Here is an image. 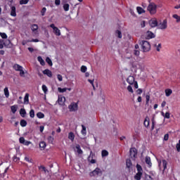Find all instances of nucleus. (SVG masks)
<instances>
[{"label":"nucleus","mask_w":180,"mask_h":180,"mask_svg":"<svg viewBox=\"0 0 180 180\" xmlns=\"http://www.w3.org/2000/svg\"><path fill=\"white\" fill-rule=\"evenodd\" d=\"M39 148L41 150H44V148H46V142L44 141H41L39 143Z\"/></svg>","instance_id":"28"},{"label":"nucleus","mask_w":180,"mask_h":180,"mask_svg":"<svg viewBox=\"0 0 180 180\" xmlns=\"http://www.w3.org/2000/svg\"><path fill=\"white\" fill-rule=\"evenodd\" d=\"M39 169H41L44 174H47L49 172V170L44 167V166L39 167Z\"/></svg>","instance_id":"40"},{"label":"nucleus","mask_w":180,"mask_h":180,"mask_svg":"<svg viewBox=\"0 0 180 180\" xmlns=\"http://www.w3.org/2000/svg\"><path fill=\"white\" fill-rule=\"evenodd\" d=\"M46 11H47V8H46V7H44L41 11L42 16H44V14L46 13Z\"/></svg>","instance_id":"55"},{"label":"nucleus","mask_w":180,"mask_h":180,"mask_svg":"<svg viewBox=\"0 0 180 180\" xmlns=\"http://www.w3.org/2000/svg\"><path fill=\"white\" fill-rule=\"evenodd\" d=\"M75 151H77V154L84 153V151H82V149H81V146L78 144L75 146Z\"/></svg>","instance_id":"19"},{"label":"nucleus","mask_w":180,"mask_h":180,"mask_svg":"<svg viewBox=\"0 0 180 180\" xmlns=\"http://www.w3.org/2000/svg\"><path fill=\"white\" fill-rule=\"evenodd\" d=\"M20 77H25V71L23 70V68L20 70Z\"/></svg>","instance_id":"53"},{"label":"nucleus","mask_w":180,"mask_h":180,"mask_svg":"<svg viewBox=\"0 0 180 180\" xmlns=\"http://www.w3.org/2000/svg\"><path fill=\"white\" fill-rule=\"evenodd\" d=\"M30 117H34V110H31L30 112Z\"/></svg>","instance_id":"52"},{"label":"nucleus","mask_w":180,"mask_h":180,"mask_svg":"<svg viewBox=\"0 0 180 180\" xmlns=\"http://www.w3.org/2000/svg\"><path fill=\"white\" fill-rule=\"evenodd\" d=\"M96 175H102V170L98 167L90 172V176H96Z\"/></svg>","instance_id":"6"},{"label":"nucleus","mask_w":180,"mask_h":180,"mask_svg":"<svg viewBox=\"0 0 180 180\" xmlns=\"http://www.w3.org/2000/svg\"><path fill=\"white\" fill-rule=\"evenodd\" d=\"M69 109L70 112H75L78 110V104L77 103H72L69 105Z\"/></svg>","instance_id":"7"},{"label":"nucleus","mask_w":180,"mask_h":180,"mask_svg":"<svg viewBox=\"0 0 180 180\" xmlns=\"http://www.w3.org/2000/svg\"><path fill=\"white\" fill-rule=\"evenodd\" d=\"M11 109L12 113L15 114V113H16V112L18 110V105H12L11 107Z\"/></svg>","instance_id":"25"},{"label":"nucleus","mask_w":180,"mask_h":180,"mask_svg":"<svg viewBox=\"0 0 180 180\" xmlns=\"http://www.w3.org/2000/svg\"><path fill=\"white\" fill-rule=\"evenodd\" d=\"M143 124L145 127H148V126H150V120L148 119V117H146L145 119Z\"/></svg>","instance_id":"26"},{"label":"nucleus","mask_w":180,"mask_h":180,"mask_svg":"<svg viewBox=\"0 0 180 180\" xmlns=\"http://www.w3.org/2000/svg\"><path fill=\"white\" fill-rule=\"evenodd\" d=\"M127 91L129 92H131V94H133L134 91H133V87H131V86H127Z\"/></svg>","instance_id":"50"},{"label":"nucleus","mask_w":180,"mask_h":180,"mask_svg":"<svg viewBox=\"0 0 180 180\" xmlns=\"http://www.w3.org/2000/svg\"><path fill=\"white\" fill-rule=\"evenodd\" d=\"M168 27V24L167 20H164L161 21L159 24H158V29H160V30H165Z\"/></svg>","instance_id":"4"},{"label":"nucleus","mask_w":180,"mask_h":180,"mask_svg":"<svg viewBox=\"0 0 180 180\" xmlns=\"http://www.w3.org/2000/svg\"><path fill=\"white\" fill-rule=\"evenodd\" d=\"M176 150H177L178 152L180 151V140L179 141V143H177V144L176 145Z\"/></svg>","instance_id":"58"},{"label":"nucleus","mask_w":180,"mask_h":180,"mask_svg":"<svg viewBox=\"0 0 180 180\" xmlns=\"http://www.w3.org/2000/svg\"><path fill=\"white\" fill-rule=\"evenodd\" d=\"M43 74L44 75H47V77H49V78H51L53 77V73L49 69L44 70Z\"/></svg>","instance_id":"15"},{"label":"nucleus","mask_w":180,"mask_h":180,"mask_svg":"<svg viewBox=\"0 0 180 180\" xmlns=\"http://www.w3.org/2000/svg\"><path fill=\"white\" fill-rule=\"evenodd\" d=\"M31 143L32 142L30 141H25V142L23 143L24 146H29Z\"/></svg>","instance_id":"61"},{"label":"nucleus","mask_w":180,"mask_h":180,"mask_svg":"<svg viewBox=\"0 0 180 180\" xmlns=\"http://www.w3.org/2000/svg\"><path fill=\"white\" fill-rule=\"evenodd\" d=\"M94 157H95V154L91 151L87 159L89 162H91V164H96V160L94 159Z\"/></svg>","instance_id":"8"},{"label":"nucleus","mask_w":180,"mask_h":180,"mask_svg":"<svg viewBox=\"0 0 180 180\" xmlns=\"http://www.w3.org/2000/svg\"><path fill=\"white\" fill-rule=\"evenodd\" d=\"M127 82H128V84H129V85H133L134 83L135 82L134 77L129 76L128 78L127 79Z\"/></svg>","instance_id":"13"},{"label":"nucleus","mask_w":180,"mask_h":180,"mask_svg":"<svg viewBox=\"0 0 180 180\" xmlns=\"http://www.w3.org/2000/svg\"><path fill=\"white\" fill-rule=\"evenodd\" d=\"M20 124L22 127H26V126H27V122H26V120H22L20 121Z\"/></svg>","instance_id":"34"},{"label":"nucleus","mask_w":180,"mask_h":180,"mask_svg":"<svg viewBox=\"0 0 180 180\" xmlns=\"http://www.w3.org/2000/svg\"><path fill=\"white\" fill-rule=\"evenodd\" d=\"M82 131L81 133L83 136H86V127L84 125H82Z\"/></svg>","instance_id":"24"},{"label":"nucleus","mask_w":180,"mask_h":180,"mask_svg":"<svg viewBox=\"0 0 180 180\" xmlns=\"http://www.w3.org/2000/svg\"><path fill=\"white\" fill-rule=\"evenodd\" d=\"M101 155L102 157H108V155H109V152H108L106 150H103L101 152Z\"/></svg>","instance_id":"36"},{"label":"nucleus","mask_w":180,"mask_h":180,"mask_svg":"<svg viewBox=\"0 0 180 180\" xmlns=\"http://www.w3.org/2000/svg\"><path fill=\"white\" fill-rule=\"evenodd\" d=\"M29 3V0H20V5H26Z\"/></svg>","instance_id":"45"},{"label":"nucleus","mask_w":180,"mask_h":180,"mask_svg":"<svg viewBox=\"0 0 180 180\" xmlns=\"http://www.w3.org/2000/svg\"><path fill=\"white\" fill-rule=\"evenodd\" d=\"M28 43H39V39H33L32 40H28Z\"/></svg>","instance_id":"49"},{"label":"nucleus","mask_w":180,"mask_h":180,"mask_svg":"<svg viewBox=\"0 0 180 180\" xmlns=\"http://www.w3.org/2000/svg\"><path fill=\"white\" fill-rule=\"evenodd\" d=\"M4 92L6 98H9V89L8 87L4 88Z\"/></svg>","instance_id":"27"},{"label":"nucleus","mask_w":180,"mask_h":180,"mask_svg":"<svg viewBox=\"0 0 180 180\" xmlns=\"http://www.w3.org/2000/svg\"><path fill=\"white\" fill-rule=\"evenodd\" d=\"M86 70H88V68L85 65H82L80 68L81 72H86Z\"/></svg>","instance_id":"42"},{"label":"nucleus","mask_w":180,"mask_h":180,"mask_svg":"<svg viewBox=\"0 0 180 180\" xmlns=\"http://www.w3.org/2000/svg\"><path fill=\"white\" fill-rule=\"evenodd\" d=\"M154 126H155V121L154 120V118H153V120H152V127H151L152 130L154 129Z\"/></svg>","instance_id":"63"},{"label":"nucleus","mask_w":180,"mask_h":180,"mask_svg":"<svg viewBox=\"0 0 180 180\" xmlns=\"http://www.w3.org/2000/svg\"><path fill=\"white\" fill-rule=\"evenodd\" d=\"M68 139L72 141H74V139H75V135H74V133L70 132L68 135Z\"/></svg>","instance_id":"31"},{"label":"nucleus","mask_w":180,"mask_h":180,"mask_svg":"<svg viewBox=\"0 0 180 180\" xmlns=\"http://www.w3.org/2000/svg\"><path fill=\"white\" fill-rule=\"evenodd\" d=\"M37 60L40 63L41 65H46V62H44V60H43L41 56H38Z\"/></svg>","instance_id":"23"},{"label":"nucleus","mask_w":180,"mask_h":180,"mask_svg":"<svg viewBox=\"0 0 180 180\" xmlns=\"http://www.w3.org/2000/svg\"><path fill=\"white\" fill-rule=\"evenodd\" d=\"M168 139H169V135L168 134H166L165 136H164V140L165 141H168Z\"/></svg>","instance_id":"57"},{"label":"nucleus","mask_w":180,"mask_h":180,"mask_svg":"<svg viewBox=\"0 0 180 180\" xmlns=\"http://www.w3.org/2000/svg\"><path fill=\"white\" fill-rule=\"evenodd\" d=\"M155 37V35L154 33L151 32V31H148L146 32V38L147 39H154Z\"/></svg>","instance_id":"18"},{"label":"nucleus","mask_w":180,"mask_h":180,"mask_svg":"<svg viewBox=\"0 0 180 180\" xmlns=\"http://www.w3.org/2000/svg\"><path fill=\"white\" fill-rule=\"evenodd\" d=\"M13 68L15 69V71H20L21 69H23V67H22L19 64H15L13 66Z\"/></svg>","instance_id":"21"},{"label":"nucleus","mask_w":180,"mask_h":180,"mask_svg":"<svg viewBox=\"0 0 180 180\" xmlns=\"http://www.w3.org/2000/svg\"><path fill=\"white\" fill-rule=\"evenodd\" d=\"M8 169H9V167L6 168L3 174H0L1 178H5V174L8 172Z\"/></svg>","instance_id":"44"},{"label":"nucleus","mask_w":180,"mask_h":180,"mask_svg":"<svg viewBox=\"0 0 180 180\" xmlns=\"http://www.w3.org/2000/svg\"><path fill=\"white\" fill-rule=\"evenodd\" d=\"M88 82H89L91 84V85H92L93 89L94 91H95L96 88H95V85L94 84V79H88Z\"/></svg>","instance_id":"48"},{"label":"nucleus","mask_w":180,"mask_h":180,"mask_svg":"<svg viewBox=\"0 0 180 180\" xmlns=\"http://www.w3.org/2000/svg\"><path fill=\"white\" fill-rule=\"evenodd\" d=\"M24 103L27 105L29 103V94H26L24 98Z\"/></svg>","instance_id":"33"},{"label":"nucleus","mask_w":180,"mask_h":180,"mask_svg":"<svg viewBox=\"0 0 180 180\" xmlns=\"http://www.w3.org/2000/svg\"><path fill=\"white\" fill-rule=\"evenodd\" d=\"M136 11L139 15H141V13H146V11H144V9L140 6L136 8Z\"/></svg>","instance_id":"22"},{"label":"nucleus","mask_w":180,"mask_h":180,"mask_svg":"<svg viewBox=\"0 0 180 180\" xmlns=\"http://www.w3.org/2000/svg\"><path fill=\"white\" fill-rule=\"evenodd\" d=\"M154 46H155L157 51H160L161 50V44H158V45L155 44Z\"/></svg>","instance_id":"47"},{"label":"nucleus","mask_w":180,"mask_h":180,"mask_svg":"<svg viewBox=\"0 0 180 180\" xmlns=\"http://www.w3.org/2000/svg\"><path fill=\"white\" fill-rule=\"evenodd\" d=\"M145 162L148 167H152L153 163L151 162V158L148 156H146L145 158Z\"/></svg>","instance_id":"16"},{"label":"nucleus","mask_w":180,"mask_h":180,"mask_svg":"<svg viewBox=\"0 0 180 180\" xmlns=\"http://www.w3.org/2000/svg\"><path fill=\"white\" fill-rule=\"evenodd\" d=\"M116 34L119 39H122V32H120V30H117Z\"/></svg>","instance_id":"46"},{"label":"nucleus","mask_w":180,"mask_h":180,"mask_svg":"<svg viewBox=\"0 0 180 180\" xmlns=\"http://www.w3.org/2000/svg\"><path fill=\"white\" fill-rule=\"evenodd\" d=\"M58 102L59 105H63L65 102V97L59 96Z\"/></svg>","instance_id":"17"},{"label":"nucleus","mask_w":180,"mask_h":180,"mask_svg":"<svg viewBox=\"0 0 180 180\" xmlns=\"http://www.w3.org/2000/svg\"><path fill=\"white\" fill-rule=\"evenodd\" d=\"M149 25L152 27H157V26H158V22L157 21L156 19L150 20L149 21Z\"/></svg>","instance_id":"11"},{"label":"nucleus","mask_w":180,"mask_h":180,"mask_svg":"<svg viewBox=\"0 0 180 180\" xmlns=\"http://www.w3.org/2000/svg\"><path fill=\"white\" fill-rule=\"evenodd\" d=\"M137 173L134 176V179L140 180L141 179V176L143 175V168L140 165H136Z\"/></svg>","instance_id":"3"},{"label":"nucleus","mask_w":180,"mask_h":180,"mask_svg":"<svg viewBox=\"0 0 180 180\" xmlns=\"http://www.w3.org/2000/svg\"><path fill=\"white\" fill-rule=\"evenodd\" d=\"M63 9L65 12H68L70 11V4H63Z\"/></svg>","instance_id":"29"},{"label":"nucleus","mask_w":180,"mask_h":180,"mask_svg":"<svg viewBox=\"0 0 180 180\" xmlns=\"http://www.w3.org/2000/svg\"><path fill=\"white\" fill-rule=\"evenodd\" d=\"M172 94V90L167 89L165 90V95L166 96H170V95Z\"/></svg>","instance_id":"37"},{"label":"nucleus","mask_w":180,"mask_h":180,"mask_svg":"<svg viewBox=\"0 0 180 180\" xmlns=\"http://www.w3.org/2000/svg\"><path fill=\"white\" fill-rule=\"evenodd\" d=\"M58 92H60V94H63V93L67 91V88H63V89H62L61 87H58Z\"/></svg>","instance_id":"41"},{"label":"nucleus","mask_w":180,"mask_h":180,"mask_svg":"<svg viewBox=\"0 0 180 180\" xmlns=\"http://www.w3.org/2000/svg\"><path fill=\"white\" fill-rule=\"evenodd\" d=\"M126 165L127 168H131V165H132L131 160H130L129 159H127L126 160Z\"/></svg>","instance_id":"32"},{"label":"nucleus","mask_w":180,"mask_h":180,"mask_svg":"<svg viewBox=\"0 0 180 180\" xmlns=\"http://www.w3.org/2000/svg\"><path fill=\"white\" fill-rule=\"evenodd\" d=\"M20 115L22 116V117H25V116H26V110H25V108L20 109Z\"/></svg>","instance_id":"30"},{"label":"nucleus","mask_w":180,"mask_h":180,"mask_svg":"<svg viewBox=\"0 0 180 180\" xmlns=\"http://www.w3.org/2000/svg\"><path fill=\"white\" fill-rule=\"evenodd\" d=\"M165 119H169V117H170V114H169V112H166L165 114Z\"/></svg>","instance_id":"62"},{"label":"nucleus","mask_w":180,"mask_h":180,"mask_svg":"<svg viewBox=\"0 0 180 180\" xmlns=\"http://www.w3.org/2000/svg\"><path fill=\"white\" fill-rule=\"evenodd\" d=\"M148 11L150 15H155L157 13V6L154 3H150L147 8Z\"/></svg>","instance_id":"2"},{"label":"nucleus","mask_w":180,"mask_h":180,"mask_svg":"<svg viewBox=\"0 0 180 180\" xmlns=\"http://www.w3.org/2000/svg\"><path fill=\"white\" fill-rule=\"evenodd\" d=\"M31 30L34 33V34H39V31H37L39 30V25L33 24L31 26Z\"/></svg>","instance_id":"10"},{"label":"nucleus","mask_w":180,"mask_h":180,"mask_svg":"<svg viewBox=\"0 0 180 180\" xmlns=\"http://www.w3.org/2000/svg\"><path fill=\"white\" fill-rule=\"evenodd\" d=\"M129 153L131 158H132V160H134V158L137 157V149H136L135 148H131Z\"/></svg>","instance_id":"9"},{"label":"nucleus","mask_w":180,"mask_h":180,"mask_svg":"<svg viewBox=\"0 0 180 180\" xmlns=\"http://www.w3.org/2000/svg\"><path fill=\"white\" fill-rule=\"evenodd\" d=\"M162 163L163 169H164V171H165V169L167 168V165L168 162H167V160H162Z\"/></svg>","instance_id":"38"},{"label":"nucleus","mask_w":180,"mask_h":180,"mask_svg":"<svg viewBox=\"0 0 180 180\" xmlns=\"http://www.w3.org/2000/svg\"><path fill=\"white\" fill-rule=\"evenodd\" d=\"M57 78H58V81H60V82L63 81V76H61V75H58Z\"/></svg>","instance_id":"64"},{"label":"nucleus","mask_w":180,"mask_h":180,"mask_svg":"<svg viewBox=\"0 0 180 180\" xmlns=\"http://www.w3.org/2000/svg\"><path fill=\"white\" fill-rule=\"evenodd\" d=\"M145 180H153V179L151 178V176L145 174Z\"/></svg>","instance_id":"51"},{"label":"nucleus","mask_w":180,"mask_h":180,"mask_svg":"<svg viewBox=\"0 0 180 180\" xmlns=\"http://www.w3.org/2000/svg\"><path fill=\"white\" fill-rule=\"evenodd\" d=\"M134 56H140V51H139V50H135V51H134Z\"/></svg>","instance_id":"60"},{"label":"nucleus","mask_w":180,"mask_h":180,"mask_svg":"<svg viewBox=\"0 0 180 180\" xmlns=\"http://www.w3.org/2000/svg\"><path fill=\"white\" fill-rule=\"evenodd\" d=\"M42 91H44V94H47L49 89H47V86L45 84L42 85Z\"/></svg>","instance_id":"43"},{"label":"nucleus","mask_w":180,"mask_h":180,"mask_svg":"<svg viewBox=\"0 0 180 180\" xmlns=\"http://www.w3.org/2000/svg\"><path fill=\"white\" fill-rule=\"evenodd\" d=\"M46 62L50 65V67L53 66V61H51V59L49 57H46Z\"/></svg>","instance_id":"35"},{"label":"nucleus","mask_w":180,"mask_h":180,"mask_svg":"<svg viewBox=\"0 0 180 180\" xmlns=\"http://www.w3.org/2000/svg\"><path fill=\"white\" fill-rule=\"evenodd\" d=\"M37 117L39 119H43V118H44V115L43 114V112H37Z\"/></svg>","instance_id":"39"},{"label":"nucleus","mask_w":180,"mask_h":180,"mask_svg":"<svg viewBox=\"0 0 180 180\" xmlns=\"http://www.w3.org/2000/svg\"><path fill=\"white\" fill-rule=\"evenodd\" d=\"M19 141H20V143L21 144H23V143L26 141V140L25 139V138L20 137V138L19 139Z\"/></svg>","instance_id":"54"},{"label":"nucleus","mask_w":180,"mask_h":180,"mask_svg":"<svg viewBox=\"0 0 180 180\" xmlns=\"http://www.w3.org/2000/svg\"><path fill=\"white\" fill-rule=\"evenodd\" d=\"M11 16L13 17H16V7L12 6L11 7V13H10Z\"/></svg>","instance_id":"14"},{"label":"nucleus","mask_w":180,"mask_h":180,"mask_svg":"<svg viewBox=\"0 0 180 180\" xmlns=\"http://www.w3.org/2000/svg\"><path fill=\"white\" fill-rule=\"evenodd\" d=\"M133 68H136V70H141V63L139 62H134L131 64Z\"/></svg>","instance_id":"12"},{"label":"nucleus","mask_w":180,"mask_h":180,"mask_svg":"<svg viewBox=\"0 0 180 180\" xmlns=\"http://www.w3.org/2000/svg\"><path fill=\"white\" fill-rule=\"evenodd\" d=\"M0 36H1L2 39H7L8 36L5 33H1Z\"/></svg>","instance_id":"59"},{"label":"nucleus","mask_w":180,"mask_h":180,"mask_svg":"<svg viewBox=\"0 0 180 180\" xmlns=\"http://www.w3.org/2000/svg\"><path fill=\"white\" fill-rule=\"evenodd\" d=\"M50 27L53 29V33L56 34V36H61V30H60L58 27H56L54 24H51Z\"/></svg>","instance_id":"5"},{"label":"nucleus","mask_w":180,"mask_h":180,"mask_svg":"<svg viewBox=\"0 0 180 180\" xmlns=\"http://www.w3.org/2000/svg\"><path fill=\"white\" fill-rule=\"evenodd\" d=\"M61 4V0H55V5H56V6H60Z\"/></svg>","instance_id":"56"},{"label":"nucleus","mask_w":180,"mask_h":180,"mask_svg":"<svg viewBox=\"0 0 180 180\" xmlns=\"http://www.w3.org/2000/svg\"><path fill=\"white\" fill-rule=\"evenodd\" d=\"M173 19H175L176 23H180V15L178 14H174L172 15Z\"/></svg>","instance_id":"20"},{"label":"nucleus","mask_w":180,"mask_h":180,"mask_svg":"<svg viewBox=\"0 0 180 180\" xmlns=\"http://www.w3.org/2000/svg\"><path fill=\"white\" fill-rule=\"evenodd\" d=\"M140 46H141V49L144 53H147L151 50V45L148 41H141L140 42Z\"/></svg>","instance_id":"1"}]
</instances>
